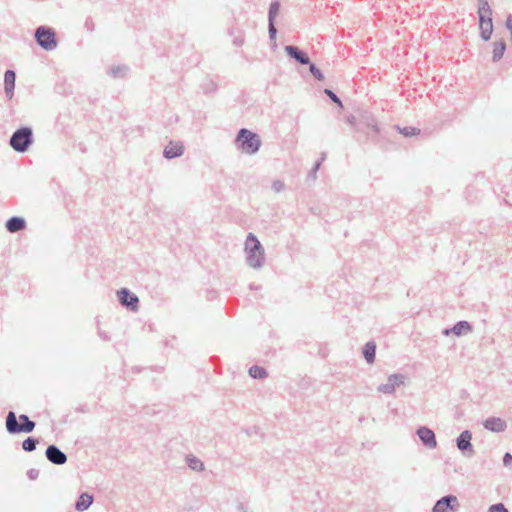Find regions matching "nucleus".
<instances>
[{"instance_id":"1","label":"nucleus","mask_w":512,"mask_h":512,"mask_svg":"<svg viewBox=\"0 0 512 512\" xmlns=\"http://www.w3.org/2000/svg\"><path fill=\"white\" fill-rule=\"evenodd\" d=\"M244 252L246 263L253 269H261L265 263V250L258 240L257 236L253 233H248L245 244Z\"/></svg>"},{"instance_id":"2","label":"nucleus","mask_w":512,"mask_h":512,"mask_svg":"<svg viewBox=\"0 0 512 512\" xmlns=\"http://www.w3.org/2000/svg\"><path fill=\"white\" fill-rule=\"evenodd\" d=\"M234 145L238 151L254 155L259 151L262 141L257 133L247 128H241L236 134Z\"/></svg>"},{"instance_id":"3","label":"nucleus","mask_w":512,"mask_h":512,"mask_svg":"<svg viewBox=\"0 0 512 512\" xmlns=\"http://www.w3.org/2000/svg\"><path fill=\"white\" fill-rule=\"evenodd\" d=\"M6 430L10 435L20 433H31L35 429L36 423L28 415L20 414L17 418L14 411H9L5 420Z\"/></svg>"},{"instance_id":"4","label":"nucleus","mask_w":512,"mask_h":512,"mask_svg":"<svg viewBox=\"0 0 512 512\" xmlns=\"http://www.w3.org/2000/svg\"><path fill=\"white\" fill-rule=\"evenodd\" d=\"M33 130L30 126H21L16 129L10 139L9 144L12 149L18 153H25L33 144Z\"/></svg>"},{"instance_id":"5","label":"nucleus","mask_w":512,"mask_h":512,"mask_svg":"<svg viewBox=\"0 0 512 512\" xmlns=\"http://www.w3.org/2000/svg\"><path fill=\"white\" fill-rule=\"evenodd\" d=\"M34 39L39 47L45 51H52L58 45L56 32L53 28L41 25L35 29Z\"/></svg>"},{"instance_id":"6","label":"nucleus","mask_w":512,"mask_h":512,"mask_svg":"<svg viewBox=\"0 0 512 512\" xmlns=\"http://www.w3.org/2000/svg\"><path fill=\"white\" fill-rule=\"evenodd\" d=\"M365 129H370L372 136L380 134V127L378 126L374 115L367 110H362L359 112L357 131L364 132Z\"/></svg>"},{"instance_id":"7","label":"nucleus","mask_w":512,"mask_h":512,"mask_svg":"<svg viewBox=\"0 0 512 512\" xmlns=\"http://www.w3.org/2000/svg\"><path fill=\"white\" fill-rule=\"evenodd\" d=\"M459 507L458 498L453 494H448L435 502L431 512H457Z\"/></svg>"},{"instance_id":"8","label":"nucleus","mask_w":512,"mask_h":512,"mask_svg":"<svg viewBox=\"0 0 512 512\" xmlns=\"http://www.w3.org/2000/svg\"><path fill=\"white\" fill-rule=\"evenodd\" d=\"M117 296L121 306L133 312H136L138 310L139 298L135 293L131 292L128 288H120L117 291Z\"/></svg>"},{"instance_id":"9","label":"nucleus","mask_w":512,"mask_h":512,"mask_svg":"<svg viewBox=\"0 0 512 512\" xmlns=\"http://www.w3.org/2000/svg\"><path fill=\"white\" fill-rule=\"evenodd\" d=\"M472 433L469 430L462 431L456 438V446L463 456L471 458L475 455L474 447L471 443Z\"/></svg>"},{"instance_id":"10","label":"nucleus","mask_w":512,"mask_h":512,"mask_svg":"<svg viewBox=\"0 0 512 512\" xmlns=\"http://www.w3.org/2000/svg\"><path fill=\"white\" fill-rule=\"evenodd\" d=\"M281 4L279 0H273L270 3L269 9H268V34L269 39L271 42L275 44L276 41V35H277V28L275 26V20L279 14Z\"/></svg>"},{"instance_id":"11","label":"nucleus","mask_w":512,"mask_h":512,"mask_svg":"<svg viewBox=\"0 0 512 512\" xmlns=\"http://www.w3.org/2000/svg\"><path fill=\"white\" fill-rule=\"evenodd\" d=\"M405 375L401 373H394L388 376L387 383L378 386V392L383 394H393L397 387H400L405 382Z\"/></svg>"},{"instance_id":"12","label":"nucleus","mask_w":512,"mask_h":512,"mask_svg":"<svg viewBox=\"0 0 512 512\" xmlns=\"http://www.w3.org/2000/svg\"><path fill=\"white\" fill-rule=\"evenodd\" d=\"M416 435L421 441L422 445L428 449H435L437 447V440L435 433L427 426H420L416 429Z\"/></svg>"},{"instance_id":"13","label":"nucleus","mask_w":512,"mask_h":512,"mask_svg":"<svg viewBox=\"0 0 512 512\" xmlns=\"http://www.w3.org/2000/svg\"><path fill=\"white\" fill-rule=\"evenodd\" d=\"M45 456L54 465H64L68 460L67 455L55 444L48 445Z\"/></svg>"},{"instance_id":"14","label":"nucleus","mask_w":512,"mask_h":512,"mask_svg":"<svg viewBox=\"0 0 512 512\" xmlns=\"http://www.w3.org/2000/svg\"><path fill=\"white\" fill-rule=\"evenodd\" d=\"M473 331V326L470 322L466 320H460L456 322L452 327L445 328L442 333L445 336H449L451 334L461 337L467 335Z\"/></svg>"},{"instance_id":"15","label":"nucleus","mask_w":512,"mask_h":512,"mask_svg":"<svg viewBox=\"0 0 512 512\" xmlns=\"http://www.w3.org/2000/svg\"><path fill=\"white\" fill-rule=\"evenodd\" d=\"M287 56L291 59H294L297 63L301 65L310 64V58L307 53L301 50L298 46L295 45H287L284 48Z\"/></svg>"},{"instance_id":"16","label":"nucleus","mask_w":512,"mask_h":512,"mask_svg":"<svg viewBox=\"0 0 512 512\" xmlns=\"http://www.w3.org/2000/svg\"><path fill=\"white\" fill-rule=\"evenodd\" d=\"M479 19V29H480V37L483 41H488L491 38L493 33V21L492 15H480Z\"/></svg>"},{"instance_id":"17","label":"nucleus","mask_w":512,"mask_h":512,"mask_svg":"<svg viewBox=\"0 0 512 512\" xmlns=\"http://www.w3.org/2000/svg\"><path fill=\"white\" fill-rule=\"evenodd\" d=\"M185 152V147L182 142H172L164 148L163 157L167 160L181 157Z\"/></svg>"},{"instance_id":"18","label":"nucleus","mask_w":512,"mask_h":512,"mask_svg":"<svg viewBox=\"0 0 512 512\" xmlns=\"http://www.w3.org/2000/svg\"><path fill=\"white\" fill-rule=\"evenodd\" d=\"M483 426L488 431L500 433L506 430L507 423L500 417L492 416L484 420Z\"/></svg>"},{"instance_id":"19","label":"nucleus","mask_w":512,"mask_h":512,"mask_svg":"<svg viewBox=\"0 0 512 512\" xmlns=\"http://www.w3.org/2000/svg\"><path fill=\"white\" fill-rule=\"evenodd\" d=\"M16 73L12 69H7L4 73V92L7 99L11 100L14 96Z\"/></svg>"},{"instance_id":"20","label":"nucleus","mask_w":512,"mask_h":512,"mask_svg":"<svg viewBox=\"0 0 512 512\" xmlns=\"http://www.w3.org/2000/svg\"><path fill=\"white\" fill-rule=\"evenodd\" d=\"M5 228L10 233H17L26 228V220L21 216H12L6 220Z\"/></svg>"},{"instance_id":"21","label":"nucleus","mask_w":512,"mask_h":512,"mask_svg":"<svg viewBox=\"0 0 512 512\" xmlns=\"http://www.w3.org/2000/svg\"><path fill=\"white\" fill-rule=\"evenodd\" d=\"M94 496L87 492H83L79 495L78 499L75 502L74 508L78 512L86 511L93 503Z\"/></svg>"},{"instance_id":"22","label":"nucleus","mask_w":512,"mask_h":512,"mask_svg":"<svg viewBox=\"0 0 512 512\" xmlns=\"http://www.w3.org/2000/svg\"><path fill=\"white\" fill-rule=\"evenodd\" d=\"M377 345L375 341L370 340L362 348V354L368 364H373L376 358Z\"/></svg>"},{"instance_id":"23","label":"nucleus","mask_w":512,"mask_h":512,"mask_svg":"<svg viewBox=\"0 0 512 512\" xmlns=\"http://www.w3.org/2000/svg\"><path fill=\"white\" fill-rule=\"evenodd\" d=\"M505 51L506 42L503 39L494 42L492 51V61L494 63L498 62L503 57Z\"/></svg>"},{"instance_id":"24","label":"nucleus","mask_w":512,"mask_h":512,"mask_svg":"<svg viewBox=\"0 0 512 512\" xmlns=\"http://www.w3.org/2000/svg\"><path fill=\"white\" fill-rule=\"evenodd\" d=\"M249 376L253 379H264L267 377L268 373L266 369L262 366L253 365L248 370Z\"/></svg>"},{"instance_id":"25","label":"nucleus","mask_w":512,"mask_h":512,"mask_svg":"<svg viewBox=\"0 0 512 512\" xmlns=\"http://www.w3.org/2000/svg\"><path fill=\"white\" fill-rule=\"evenodd\" d=\"M187 465L190 469L200 472L204 470V463L193 455H188L186 458Z\"/></svg>"},{"instance_id":"26","label":"nucleus","mask_w":512,"mask_h":512,"mask_svg":"<svg viewBox=\"0 0 512 512\" xmlns=\"http://www.w3.org/2000/svg\"><path fill=\"white\" fill-rule=\"evenodd\" d=\"M129 68L126 65H117L109 69L108 74L113 78H123L126 76Z\"/></svg>"},{"instance_id":"27","label":"nucleus","mask_w":512,"mask_h":512,"mask_svg":"<svg viewBox=\"0 0 512 512\" xmlns=\"http://www.w3.org/2000/svg\"><path fill=\"white\" fill-rule=\"evenodd\" d=\"M396 129L405 137H412L420 134V129L413 126L400 127L396 126Z\"/></svg>"},{"instance_id":"28","label":"nucleus","mask_w":512,"mask_h":512,"mask_svg":"<svg viewBox=\"0 0 512 512\" xmlns=\"http://www.w3.org/2000/svg\"><path fill=\"white\" fill-rule=\"evenodd\" d=\"M39 439L35 437H28L22 442V449L25 452H32L36 449Z\"/></svg>"},{"instance_id":"29","label":"nucleus","mask_w":512,"mask_h":512,"mask_svg":"<svg viewBox=\"0 0 512 512\" xmlns=\"http://www.w3.org/2000/svg\"><path fill=\"white\" fill-rule=\"evenodd\" d=\"M478 17H480V15H492V9L488 3L487 0H479V5H478Z\"/></svg>"},{"instance_id":"30","label":"nucleus","mask_w":512,"mask_h":512,"mask_svg":"<svg viewBox=\"0 0 512 512\" xmlns=\"http://www.w3.org/2000/svg\"><path fill=\"white\" fill-rule=\"evenodd\" d=\"M309 66L310 73L314 76L315 79L318 81L324 80V74L323 72L313 63L310 61V64H307Z\"/></svg>"},{"instance_id":"31","label":"nucleus","mask_w":512,"mask_h":512,"mask_svg":"<svg viewBox=\"0 0 512 512\" xmlns=\"http://www.w3.org/2000/svg\"><path fill=\"white\" fill-rule=\"evenodd\" d=\"M324 93L329 97V99L333 103H335L339 107H342L341 99L337 96V94L333 90L326 88V89H324Z\"/></svg>"},{"instance_id":"32","label":"nucleus","mask_w":512,"mask_h":512,"mask_svg":"<svg viewBox=\"0 0 512 512\" xmlns=\"http://www.w3.org/2000/svg\"><path fill=\"white\" fill-rule=\"evenodd\" d=\"M202 89H203L204 93H206V94L212 93L217 89V85L214 81L209 80L202 84Z\"/></svg>"},{"instance_id":"33","label":"nucleus","mask_w":512,"mask_h":512,"mask_svg":"<svg viewBox=\"0 0 512 512\" xmlns=\"http://www.w3.org/2000/svg\"><path fill=\"white\" fill-rule=\"evenodd\" d=\"M488 512H509L508 509L502 503L492 504L488 508Z\"/></svg>"},{"instance_id":"34","label":"nucleus","mask_w":512,"mask_h":512,"mask_svg":"<svg viewBox=\"0 0 512 512\" xmlns=\"http://www.w3.org/2000/svg\"><path fill=\"white\" fill-rule=\"evenodd\" d=\"M321 164H322V159H318V160L314 163V165H313V167H312L311 171L309 172V177H311V178H313V179H315V178H316L317 171L319 170V168H320Z\"/></svg>"},{"instance_id":"35","label":"nucleus","mask_w":512,"mask_h":512,"mask_svg":"<svg viewBox=\"0 0 512 512\" xmlns=\"http://www.w3.org/2000/svg\"><path fill=\"white\" fill-rule=\"evenodd\" d=\"M358 120H359V115L358 116H354V115L346 116V122L348 124H350L356 131H357Z\"/></svg>"},{"instance_id":"36","label":"nucleus","mask_w":512,"mask_h":512,"mask_svg":"<svg viewBox=\"0 0 512 512\" xmlns=\"http://www.w3.org/2000/svg\"><path fill=\"white\" fill-rule=\"evenodd\" d=\"M39 476V471L37 469L31 468L27 471V477L30 480H36Z\"/></svg>"},{"instance_id":"37","label":"nucleus","mask_w":512,"mask_h":512,"mask_svg":"<svg viewBox=\"0 0 512 512\" xmlns=\"http://www.w3.org/2000/svg\"><path fill=\"white\" fill-rule=\"evenodd\" d=\"M503 464L504 466H509L512 464V454L506 452L503 456Z\"/></svg>"},{"instance_id":"38","label":"nucleus","mask_w":512,"mask_h":512,"mask_svg":"<svg viewBox=\"0 0 512 512\" xmlns=\"http://www.w3.org/2000/svg\"><path fill=\"white\" fill-rule=\"evenodd\" d=\"M84 26L87 31H89V32L94 31V22L92 21L91 18L86 19Z\"/></svg>"},{"instance_id":"39","label":"nucleus","mask_w":512,"mask_h":512,"mask_svg":"<svg viewBox=\"0 0 512 512\" xmlns=\"http://www.w3.org/2000/svg\"><path fill=\"white\" fill-rule=\"evenodd\" d=\"M284 187V184L283 182L281 181H274L273 184H272V188L276 191V192H279L283 189Z\"/></svg>"},{"instance_id":"40","label":"nucleus","mask_w":512,"mask_h":512,"mask_svg":"<svg viewBox=\"0 0 512 512\" xmlns=\"http://www.w3.org/2000/svg\"><path fill=\"white\" fill-rule=\"evenodd\" d=\"M98 335L104 341H109L110 340L109 335L105 331H102V330L99 329L98 330Z\"/></svg>"},{"instance_id":"41","label":"nucleus","mask_w":512,"mask_h":512,"mask_svg":"<svg viewBox=\"0 0 512 512\" xmlns=\"http://www.w3.org/2000/svg\"><path fill=\"white\" fill-rule=\"evenodd\" d=\"M238 509L241 510V511H244V505L242 503H240L238 505Z\"/></svg>"},{"instance_id":"42","label":"nucleus","mask_w":512,"mask_h":512,"mask_svg":"<svg viewBox=\"0 0 512 512\" xmlns=\"http://www.w3.org/2000/svg\"><path fill=\"white\" fill-rule=\"evenodd\" d=\"M77 411H80V412H85L86 409L84 407H81V408H78Z\"/></svg>"},{"instance_id":"43","label":"nucleus","mask_w":512,"mask_h":512,"mask_svg":"<svg viewBox=\"0 0 512 512\" xmlns=\"http://www.w3.org/2000/svg\"><path fill=\"white\" fill-rule=\"evenodd\" d=\"M235 44L242 45V41L239 42V40H235Z\"/></svg>"},{"instance_id":"44","label":"nucleus","mask_w":512,"mask_h":512,"mask_svg":"<svg viewBox=\"0 0 512 512\" xmlns=\"http://www.w3.org/2000/svg\"><path fill=\"white\" fill-rule=\"evenodd\" d=\"M235 44L242 45V41L239 42V40H235Z\"/></svg>"},{"instance_id":"45","label":"nucleus","mask_w":512,"mask_h":512,"mask_svg":"<svg viewBox=\"0 0 512 512\" xmlns=\"http://www.w3.org/2000/svg\"><path fill=\"white\" fill-rule=\"evenodd\" d=\"M320 159H322V162L324 161V159H325V153H322V155H321V158H320Z\"/></svg>"},{"instance_id":"46","label":"nucleus","mask_w":512,"mask_h":512,"mask_svg":"<svg viewBox=\"0 0 512 512\" xmlns=\"http://www.w3.org/2000/svg\"><path fill=\"white\" fill-rule=\"evenodd\" d=\"M251 289H255V286L253 284L250 285Z\"/></svg>"}]
</instances>
